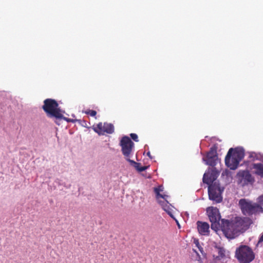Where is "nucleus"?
Listing matches in <instances>:
<instances>
[{
    "label": "nucleus",
    "instance_id": "obj_22",
    "mask_svg": "<svg viewBox=\"0 0 263 263\" xmlns=\"http://www.w3.org/2000/svg\"><path fill=\"white\" fill-rule=\"evenodd\" d=\"M61 119H64V120L68 122H73V123H74V122H76L78 121L77 119H69V118L64 117L63 116V118H62Z\"/></svg>",
    "mask_w": 263,
    "mask_h": 263
},
{
    "label": "nucleus",
    "instance_id": "obj_2",
    "mask_svg": "<svg viewBox=\"0 0 263 263\" xmlns=\"http://www.w3.org/2000/svg\"><path fill=\"white\" fill-rule=\"evenodd\" d=\"M245 156L242 149L231 148L225 157L226 165L231 170H236Z\"/></svg>",
    "mask_w": 263,
    "mask_h": 263
},
{
    "label": "nucleus",
    "instance_id": "obj_12",
    "mask_svg": "<svg viewBox=\"0 0 263 263\" xmlns=\"http://www.w3.org/2000/svg\"><path fill=\"white\" fill-rule=\"evenodd\" d=\"M206 164L214 167L218 161L217 148L216 147H211L210 151L207 153L206 157Z\"/></svg>",
    "mask_w": 263,
    "mask_h": 263
},
{
    "label": "nucleus",
    "instance_id": "obj_28",
    "mask_svg": "<svg viewBox=\"0 0 263 263\" xmlns=\"http://www.w3.org/2000/svg\"><path fill=\"white\" fill-rule=\"evenodd\" d=\"M254 155L255 156H256V154L254 153V154H251V157H254Z\"/></svg>",
    "mask_w": 263,
    "mask_h": 263
},
{
    "label": "nucleus",
    "instance_id": "obj_9",
    "mask_svg": "<svg viewBox=\"0 0 263 263\" xmlns=\"http://www.w3.org/2000/svg\"><path fill=\"white\" fill-rule=\"evenodd\" d=\"M93 130L99 135H104L105 133L112 134L114 132V127L112 124L104 123H98L97 126H93Z\"/></svg>",
    "mask_w": 263,
    "mask_h": 263
},
{
    "label": "nucleus",
    "instance_id": "obj_3",
    "mask_svg": "<svg viewBox=\"0 0 263 263\" xmlns=\"http://www.w3.org/2000/svg\"><path fill=\"white\" fill-rule=\"evenodd\" d=\"M163 187L161 185L154 189L156 198L158 203L171 217H173L174 207L169 203V196L166 195L163 191Z\"/></svg>",
    "mask_w": 263,
    "mask_h": 263
},
{
    "label": "nucleus",
    "instance_id": "obj_21",
    "mask_svg": "<svg viewBox=\"0 0 263 263\" xmlns=\"http://www.w3.org/2000/svg\"><path fill=\"white\" fill-rule=\"evenodd\" d=\"M194 242L196 245V246L198 248L199 250L200 251L201 253H203V248L200 246L199 242L198 240H196L194 241Z\"/></svg>",
    "mask_w": 263,
    "mask_h": 263
},
{
    "label": "nucleus",
    "instance_id": "obj_29",
    "mask_svg": "<svg viewBox=\"0 0 263 263\" xmlns=\"http://www.w3.org/2000/svg\"><path fill=\"white\" fill-rule=\"evenodd\" d=\"M185 214H186V215H187V216H188L189 214H187V213H185Z\"/></svg>",
    "mask_w": 263,
    "mask_h": 263
},
{
    "label": "nucleus",
    "instance_id": "obj_5",
    "mask_svg": "<svg viewBox=\"0 0 263 263\" xmlns=\"http://www.w3.org/2000/svg\"><path fill=\"white\" fill-rule=\"evenodd\" d=\"M44 103L43 109L48 117L55 118H63L64 112L59 108L58 104L54 100L47 99L44 101Z\"/></svg>",
    "mask_w": 263,
    "mask_h": 263
},
{
    "label": "nucleus",
    "instance_id": "obj_24",
    "mask_svg": "<svg viewBox=\"0 0 263 263\" xmlns=\"http://www.w3.org/2000/svg\"><path fill=\"white\" fill-rule=\"evenodd\" d=\"M96 114L97 112L95 110H90L89 111V114L92 117L95 116L96 115Z\"/></svg>",
    "mask_w": 263,
    "mask_h": 263
},
{
    "label": "nucleus",
    "instance_id": "obj_17",
    "mask_svg": "<svg viewBox=\"0 0 263 263\" xmlns=\"http://www.w3.org/2000/svg\"><path fill=\"white\" fill-rule=\"evenodd\" d=\"M232 226L233 227V237L235 238L237 236H238L241 232L240 228H239L238 224L237 223V221L236 219L235 220H232Z\"/></svg>",
    "mask_w": 263,
    "mask_h": 263
},
{
    "label": "nucleus",
    "instance_id": "obj_6",
    "mask_svg": "<svg viewBox=\"0 0 263 263\" xmlns=\"http://www.w3.org/2000/svg\"><path fill=\"white\" fill-rule=\"evenodd\" d=\"M206 213L211 222V229L217 231L220 227V214L219 210L215 207L210 206L206 209Z\"/></svg>",
    "mask_w": 263,
    "mask_h": 263
},
{
    "label": "nucleus",
    "instance_id": "obj_8",
    "mask_svg": "<svg viewBox=\"0 0 263 263\" xmlns=\"http://www.w3.org/2000/svg\"><path fill=\"white\" fill-rule=\"evenodd\" d=\"M223 189H221L219 184L216 182L213 185H210L208 187L209 197L210 200L216 201V203H220L222 201L221 194Z\"/></svg>",
    "mask_w": 263,
    "mask_h": 263
},
{
    "label": "nucleus",
    "instance_id": "obj_25",
    "mask_svg": "<svg viewBox=\"0 0 263 263\" xmlns=\"http://www.w3.org/2000/svg\"><path fill=\"white\" fill-rule=\"evenodd\" d=\"M172 217V218H173V219L175 220V221H176V223H177V225L178 227L180 229V228H181V225L180 224L179 221H178L177 219H176L174 217V216H173V217Z\"/></svg>",
    "mask_w": 263,
    "mask_h": 263
},
{
    "label": "nucleus",
    "instance_id": "obj_26",
    "mask_svg": "<svg viewBox=\"0 0 263 263\" xmlns=\"http://www.w3.org/2000/svg\"><path fill=\"white\" fill-rule=\"evenodd\" d=\"M263 241V234L261 235V236L259 238V242H262Z\"/></svg>",
    "mask_w": 263,
    "mask_h": 263
},
{
    "label": "nucleus",
    "instance_id": "obj_20",
    "mask_svg": "<svg viewBox=\"0 0 263 263\" xmlns=\"http://www.w3.org/2000/svg\"><path fill=\"white\" fill-rule=\"evenodd\" d=\"M257 203L259 204L261 207H263V194L257 197Z\"/></svg>",
    "mask_w": 263,
    "mask_h": 263
},
{
    "label": "nucleus",
    "instance_id": "obj_1",
    "mask_svg": "<svg viewBox=\"0 0 263 263\" xmlns=\"http://www.w3.org/2000/svg\"><path fill=\"white\" fill-rule=\"evenodd\" d=\"M238 206L242 214L245 216L256 215L263 213V208L257 202H254L248 199H240L238 202Z\"/></svg>",
    "mask_w": 263,
    "mask_h": 263
},
{
    "label": "nucleus",
    "instance_id": "obj_19",
    "mask_svg": "<svg viewBox=\"0 0 263 263\" xmlns=\"http://www.w3.org/2000/svg\"><path fill=\"white\" fill-rule=\"evenodd\" d=\"M217 249L218 254L217 258H219V259L223 258L225 256V251L224 249L221 247H217Z\"/></svg>",
    "mask_w": 263,
    "mask_h": 263
},
{
    "label": "nucleus",
    "instance_id": "obj_14",
    "mask_svg": "<svg viewBox=\"0 0 263 263\" xmlns=\"http://www.w3.org/2000/svg\"><path fill=\"white\" fill-rule=\"evenodd\" d=\"M198 232L202 235L208 236L210 234V226L206 222L198 221L196 223Z\"/></svg>",
    "mask_w": 263,
    "mask_h": 263
},
{
    "label": "nucleus",
    "instance_id": "obj_16",
    "mask_svg": "<svg viewBox=\"0 0 263 263\" xmlns=\"http://www.w3.org/2000/svg\"><path fill=\"white\" fill-rule=\"evenodd\" d=\"M252 168L254 170L255 174L263 178V163H254L252 165Z\"/></svg>",
    "mask_w": 263,
    "mask_h": 263
},
{
    "label": "nucleus",
    "instance_id": "obj_15",
    "mask_svg": "<svg viewBox=\"0 0 263 263\" xmlns=\"http://www.w3.org/2000/svg\"><path fill=\"white\" fill-rule=\"evenodd\" d=\"M236 220L239 228H240L241 232L249 227V226L252 223V221L249 217H245L243 218L238 217L236 218Z\"/></svg>",
    "mask_w": 263,
    "mask_h": 263
},
{
    "label": "nucleus",
    "instance_id": "obj_13",
    "mask_svg": "<svg viewBox=\"0 0 263 263\" xmlns=\"http://www.w3.org/2000/svg\"><path fill=\"white\" fill-rule=\"evenodd\" d=\"M240 182L243 185L248 184L249 183H253L254 181V179L252 177L250 173L247 171H240L237 174Z\"/></svg>",
    "mask_w": 263,
    "mask_h": 263
},
{
    "label": "nucleus",
    "instance_id": "obj_4",
    "mask_svg": "<svg viewBox=\"0 0 263 263\" xmlns=\"http://www.w3.org/2000/svg\"><path fill=\"white\" fill-rule=\"evenodd\" d=\"M235 256L240 263H250L255 259V253L249 246L241 245L236 249Z\"/></svg>",
    "mask_w": 263,
    "mask_h": 263
},
{
    "label": "nucleus",
    "instance_id": "obj_23",
    "mask_svg": "<svg viewBox=\"0 0 263 263\" xmlns=\"http://www.w3.org/2000/svg\"><path fill=\"white\" fill-rule=\"evenodd\" d=\"M130 137L134 141L136 142L138 141V137L137 135H136V134H131Z\"/></svg>",
    "mask_w": 263,
    "mask_h": 263
},
{
    "label": "nucleus",
    "instance_id": "obj_18",
    "mask_svg": "<svg viewBox=\"0 0 263 263\" xmlns=\"http://www.w3.org/2000/svg\"><path fill=\"white\" fill-rule=\"evenodd\" d=\"M128 162L130 163L131 164L133 165L136 168L137 171L140 172L144 171L147 168L146 166H140V164L139 163H137L135 161L132 160L130 159L127 160Z\"/></svg>",
    "mask_w": 263,
    "mask_h": 263
},
{
    "label": "nucleus",
    "instance_id": "obj_27",
    "mask_svg": "<svg viewBox=\"0 0 263 263\" xmlns=\"http://www.w3.org/2000/svg\"><path fill=\"white\" fill-rule=\"evenodd\" d=\"M147 156H148L150 158H151V159H152V157H151V153H150V152H147Z\"/></svg>",
    "mask_w": 263,
    "mask_h": 263
},
{
    "label": "nucleus",
    "instance_id": "obj_10",
    "mask_svg": "<svg viewBox=\"0 0 263 263\" xmlns=\"http://www.w3.org/2000/svg\"><path fill=\"white\" fill-rule=\"evenodd\" d=\"M232 221L222 219L221 220L220 229H221L227 237L234 238Z\"/></svg>",
    "mask_w": 263,
    "mask_h": 263
},
{
    "label": "nucleus",
    "instance_id": "obj_11",
    "mask_svg": "<svg viewBox=\"0 0 263 263\" xmlns=\"http://www.w3.org/2000/svg\"><path fill=\"white\" fill-rule=\"evenodd\" d=\"M219 172L215 168L209 170L205 172L203 176V182L209 185H213V183L215 181L218 176Z\"/></svg>",
    "mask_w": 263,
    "mask_h": 263
},
{
    "label": "nucleus",
    "instance_id": "obj_7",
    "mask_svg": "<svg viewBox=\"0 0 263 263\" xmlns=\"http://www.w3.org/2000/svg\"><path fill=\"white\" fill-rule=\"evenodd\" d=\"M120 145L122 147L121 151L125 159L127 160H129L133 155L134 143L129 137L124 136L121 140Z\"/></svg>",
    "mask_w": 263,
    "mask_h": 263
}]
</instances>
